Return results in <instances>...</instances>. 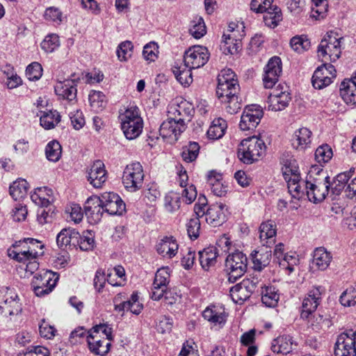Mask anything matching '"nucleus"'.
Returning a JSON list of instances; mask_svg holds the SVG:
<instances>
[{"instance_id": "17", "label": "nucleus", "mask_w": 356, "mask_h": 356, "mask_svg": "<svg viewBox=\"0 0 356 356\" xmlns=\"http://www.w3.org/2000/svg\"><path fill=\"white\" fill-rule=\"evenodd\" d=\"M335 356H356V331L339 335L334 348Z\"/></svg>"}, {"instance_id": "19", "label": "nucleus", "mask_w": 356, "mask_h": 356, "mask_svg": "<svg viewBox=\"0 0 356 356\" xmlns=\"http://www.w3.org/2000/svg\"><path fill=\"white\" fill-rule=\"evenodd\" d=\"M263 115V110L259 106H247L241 117L240 129L243 131L254 129L260 122Z\"/></svg>"}, {"instance_id": "54", "label": "nucleus", "mask_w": 356, "mask_h": 356, "mask_svg": "<svg viewBox=\"0 0 356 356\" xmlns=\"http://www.w3.org/2000/svg\"><path fill=\"white\" fill-rule=\"evenodd\" d=\"M332 156V149L327 144L319 146L315 152V159L321 165L328 162Z\"/></svg>"}, {"instance_id": "26", "label": "nucleus", "mask_w": 356, "mask_h": 356, "mask_svg": "<svg viewBox=\"0 0 356 356\" xmlns=\"http://www.w3.org/2000/svg\"><path fill=\"white\" fill-rule=\"evenodd\" d=\"M207 184L212 193L218 197H222L227 192V185L225 184L223 174L217 170H211L206 175Z\"/></svg>"}, {"instance_id": "35", "label": "nucleus", "mask_w": 356, "mask_h": 356, "mask_svg": "<svg viewBox=\"0 0 356 356\" xmlns=\"http://www.w3.org/2000/svg\"><path fill=\"white\" fill-rule=\"evenodd\" d=\"M241 38L238 34H224L221 49L225 54H235L241 49Z\"/></svg>"}, {"instance_id": "14", "label": "nucleus", "mask_w": 356, "mask_h": 356, "mask_svg": "<svg viewBox=\"0 0 356 356\" xmlns=\"http://www.w3.org/2000/svg\"><path fill=\"white\" fill-rule=\"evenodd\" d=\"M68 245L82 251H91L95 247V235L90 231L80 233L68 227Z\"/></svg>"}, {"instance_id": "53", "label": "nucleus", "mask_w": 356, "mask_h": 356, "mask_svg": "<svg viewBox=\"0 0 356 356\" xmlns=\"http://www.w3.org/2000/svg\"><path fill=\"white\" fill-rule=\"evenodd\" d=\"M181 196L177 193L171 191L165 196L164 206L170 212L179 209L181 206Z\"/></svg>"}, {"instance_id": "51", "label": "nucleus", "mask_w": 356, "mask_h": 356, "mask_svg": "<svg viewBox=\"0 0 356 356\" xmlns=\"http://www.w3.org/2000/svg\"><path fill=\"white\" fill-rule=\"evenodd\" d=\"M62 153V148L60 143L56 140H51L47 143L45 147V155L49 161H58Z\"/></svg>"}, {"instance_id": "30", "label": "nucleus", "mask_w": 356, "mask_h": 356, "mask_svg": "<svg viewBox=\"0 0 356 356\" xmlns=\"http://www.w3.org/2000/svg\"><path fill=\"white\" fill-rule=\"evenodd\" d=\"M225 205L222 202L211 204L207 209L206 221L214 226H218L225 220Z\"/></svg>"}, {"instance_id": "47", "label": "nucleus", "mask_w": 356, "mask_h": 356, "mask_svg": "<svg viewBox=\"0 0 356 356\" xmlns=\"http://www.w3.org/2000/svg\"><path fill=\"white\" fill-rule=\"evenodd\" d=\"M352 175L353 172L351 170L337 175L332 183L331 189L332 193L336 195H339L343 191L348 181Z\"/></svg>"}, {"instance_id": "1", "label": "nucleus", "mask_w": 356, "mask_h": 356, "mask_svg": "<svg viewBox=\"0 0 356 356\" xmlns=\"http://www.w3.org/2000/svg\"><path fill=\"white\" fill-rule=\"evenodd\" d=\"M239 89L238 81L235 72L229 68L222 70L218 76L216 92L220 103L230 114L236 113L241 108V103L238 97Z\"/></svg>"}, {"instance_id": "55", "label": "nucleus", "mask_w": 356, "mask_h": 356, "mask_svg": "<svg viewBox=\"0 0 356 356\" xmlns=\"http://www.w3.org/2000/svg\"><path fill=\"white\" fill-rule=\"evenodd\" d=\"M307 321L308 326L314 332L321 331L325 324V318L320 314L312 313L307 318H302Z\"/></svg>"}, {"instance_id": "60", "label": "nucleus", "mask_w": 356, "mask_h": 356, "mask_svg": "<svg viewBox=\"0 0 356 356\" xmlns=\"http://www.w3.org/2000/svg\"><path fill=\"white\" fill-rule=\"evenodd\" d=\"M133 47V44L130 41L120 43L117 50L118 58L121 61H127L132 55Z\"/></svg>"}, {"instance_id": "29", "label": "nucleus", "mask_w": 356, "mask_h": 356, "mask_svg": "<svg viewBox=\"0 0 356 356\" xmlns=\"http://www.w3.org/2000/svg\"><path fill=\"white\" fill-rule=\"evenodd\" d=\"M259 238L261 243L270 247L275 243L277 227L274 221L268 220L263 222L259 227Z\"/></svg>"}, {"instance_id": "39", "label": "nucleus", "mask_w": 356, "mask_h": 356, "mask_svg": "<svg viewBox=\"0 0 356 356\" xmlns=\"http://www.w3.org/2000/svg\"><path fill=\"white\" fill-rule=\"evenodd\" d=\"M332 257L330 252L323 247L317 248L313 255V264L318 270H324L330 266Z\"/></svg>"}, {"instance_id": "42", "label": "nucleus", "mask_w": 356, "mask_h": 356, "mask_svg": "<svg viewBox=\"0 0 356 356\" xmlns=\"http://www.w3.org/2000/svg\"><path fill=\"white\" fill-rule=\"evenodd\" d=\"M28 189V182L24 179H18L10 186L9 193L15 200H20L26 195Z\"/></svg>"}, {"instance_id": "18", "label": "nucleus", "mask_w": 356, "mask_h": 356, "mask_svg": "<svg viewBox=\"0 0 356 356\" xmlns=\"http://www.w3.org/2000/svg\"><path fill=\"white\" fill-rule=\"evenodd\" d=\"M186 128V126H184V124L174 119H170V117L168 116L167 120L160 127L159 134L168 143H173L178 140L179 136L185 131Z\"/></svg>"}, {"instance_id": "32", "label": "nucleus", "mask_w": 356, "mask_h": 356, "mask_svg": "<svg viewBox=\"0 0 356 356\" xmlns=\"http://www.w3.org/2000/svg\"><path fill=\"white\" fill-rule=\"evenodd\" d=\"M293 346H297V343L293 341V337L289 335H282L273 341L271 350L277 354H288L292 351Z\"/></svg>"}, {"instance_id": "52", "label": "nucleus", "mask_w": 356, "mask_h": 356, "mask_svg": "<svg viewBox=\"0 0 356 356\" xmlns=\"http://www.w3.org/2000/svg\"><path fill=\"white\" fill-rule=\"evenodd\" d=\"M192 69H181L179 66H173L172 68V72L175 76L177 80L184 86H189L193 81Z\"/></svg>"}, {"instance_id": "44", "label": "nucleus", "mask_w": 356, "mask_h": 356, "mask_svg": "<svg viewBox=\"0 0 356 356\" xmlns=\"http://www.w3.org/2000/svg\"><path fill=\"white\" fill-rule=\"evenodd\" d=\"M289 192L293 198L300 199L305 195V190L307 191V181L301 180L300 177L287 182Z\"/></svg>"}, {"instance_id": "16", "label": "nucleus", "mask_w": 356, "mask_h": 356, "mask_svg": "<svg viewBox=\"0 0 356 356\" xmlns=\"http://www.w3.org/2000/svg\"><path fill=\"white\" fill-rule=\"evenodd\" d=\"M337 71L334 65L323 63L317 67L312 76V85L316 89H322L330 86L336 77Z\"/></svg>"}, {"instance_id": "11", "label": "nucleus", "mask_w": 356, "mask_h": 356, "mask_svg": "<svg viewBox=\"0 0 356 356\" xmlns=\"http://www.w3.org/2000/svg\"><path fill=\"white\" fill-rule=\"evenodd\" d=\"M209 57L210 53L207 47L202 45H193L185 51L184 62L187 68L198 69L208 62Z\"/></svg>"}, {"instance_id": "34", "label": "nucleus", "mask_w": 356, "mask_h": 356, "mask_svg": "<svg viewBox=\"0 0 356 356\" xmlns=\"http://www.w3.org/2000/svg\"><path fill=\"white\" fill-rule=\"evenodd\" d=\"M312 131L307 128L302 127L297 130L292 139V145L297 150H304L312 142Z\"/></svg>"}, {"instance_id": "9", "label": "nucleus", "mask_w": 356, "mask_h": 356, "mask_svg": "<svg viewBox=\"0 0 356 356\" xmlns=\"http://www.w3.org/2000/svg\"><path fill=\"white\" fill-rule=\"evenodd\" d=\"M194 113L193 105L185 99L172 101L168 107V116L184 124V126L191 121Z\"/></svg>"}, {"instance_id": "48", "label": "nucleus", "mask_w": 356, "mask_h": 356, "mask_svg": "<svg viewBox=\"0 0 356 356\" xmlns=\"http://www.w3.org/2000/svg\"><path fill=\"white\" fill-rule=\"evenodd\" d=\"M290 46L294 51L301 54L310 48L311 42L305 35H296L291 39Z\"/></svg>"}, {"instance_id": "21", "label": "nucleus", "mask_w": 356, "mask_h": 356, "mask_svg": "<svg viewBox=\"0 0 356 356\" xmlns=\"http://www.w3.org/2000/svg\"><path fill=\"white\" fill-rule=\"evenodd\" d=\"M88 181L95 188H102L108 179V172L103 161L97 160L88 171Z\"/></svg>"}, {"instance_id": "20", "label": "nucleus", "mask_w": 356, "mask_h": 356, "mask_svg": "<svg viewBox=\"0 0 356 356\" xmlns=\"http://www.w3.org/2000/svg\"><path fill=\"white\" fill-rule=\"evenodd\" d=\"M256 289V284L250 279H245L230 289L229 293L232 300L242 304L248 300Z\"/></svg>"}, {"instance_id": "12", "label": "nucleus", "mask_w": 356, "mask_h": 356, "mask_svg": "<svg viewBox=\"0 0 356 356\" xmlns=\"http://www.w3.org/2000/svg\"><path fill=\"white\" fill-rule=\"evenodd\" d=\"M291 99L289 86L284 83H279L268 95L267 108L274 111H282L289 105Z\"/></svg>"}, {"instance_id": "36", "label": "nucleus", "mask_w": 356, "mask_h": 356, "mask_svg": "<svg viewBox=\"0 0 356 356\" xmlns=\"http://www.w3.org/2000/svg\"><path fill=\"white\" fill-rule=\"evenodd\" d=\"M106 279L112 286H124L127 282V276L124 267L119 265L108 269Z\"/></svg>"}, {"instance_id": "24", "label": "nucleus", "mask_w": 356, "mask_h": 356, "mask_svg": "<svg viewBox=\"0 0 356 356\" xmlns=\"http://www.w3.org/2000/svg\"><path fill=\"white\" fill-rule=\"evenodd\" d=\"M202 316L213 326L221 328L227 321L228 314L222 305H211L203 311Z\"/></svg>"}, {"instance_id": "8", "label": "nucleus", "mask_w": 356, "mask_h": 356, "mask_svg": "<svg viewBox=\"0 0 356 356\" xmlns=\"http://www.w3.org/2000/svg\"><path fill=\"white\" fill-rule=\"evenodd\" d=\"M59 276L51 270H42L37 273L33 279L32 286L35 294L42 297L49 294L56 285Z\"/></svg>"}, {"instance_id": "38", "label": "nucleus", "mask_w": 356, "mask_h": 356, "mask_svg": "<svg viewBox=\"0 0 356 356\" xmlns=\"http://www.w3.org/2000/svg\"><path fill=\"white\" fill-rule=\"evenodd\" d=\"M52 191L47 187L37 188L31 194V199L36 205L47 207L51 200Z\"/></svg>"}, {"instance_id": "40", "label": "nucleus", "mask_w": 356, "mask_h": 356, "mask_svg": "<svg viewBox=\"0 0 356 356\" xmlns=\"http://www.w3.org/2000/svg\"><path fill=\"white\" fill-rule=\"evenodd\" d=\"M253 268L257 270H261L267 266L271 259V251L268 250H254L251 254Z\"/></svg>"}, {"instance_id": "10", "label": "nucleus", "mask_w": 356, "mask_h": 356, "mask_svg": "<svg viewBox=\"0 0 356 356\" xmlns=\"http://www.w3.org/2000/svg\"><path fill=\"white\" fill-rule=\"evenodd\" d=\"M247 265L248 259L242 252L237 250L229 254L225 261L229 281L234 282L243 276L247 270Z\"/></svg>"}, {"instance_id": "37", "label": "nucleus", "mask_w": 356, "mask_h": 356, "mask_svg": "<svg viewBox=\"0 0 356 356\" xmlns=\"http://www.w3.org/2000/svg\"><path fill=\"white\" fill-rule=\"evenodd\" d=\"M227 129V123L222 118H215L211 123L207 134L210 140H216L223 137Z\"/></svg>"}, {"instance_id": "7", "label": "nucleus", "mask_w": 356, "mask_h": 356, "mask_svg": "<svg viewBox=\"0 0 356 356\" xmlns=\"http://www.w3.org/2000/svg\"><path fill=\"white\" fill-rule=\"evenodd\" d=\"M145 174L140 163H132L126 166L122 175V184L130 192L140 190L143 185Z\"/></svg>"}, {"instance_id": "15", "label": "nucleus", "mask_w": 356, "mask_h": 356, "mask_svg": "<svg viewBox=\"0 0 356 356\" xmlns=\"http://www.w3.org/2000/svg\"><path fill=\"white\" fill-rule=\"evenodd\" d=\"M323 289L321 286L312 287L302 299L300 318H307L312 314L316 312L321 304Z\"/></svg>"}, {"instance_id": "28", "label": "nucleus", "mask_w": 356, "mask_h": 356, "mask_svg": "<svg viewBox=\"0 0 356 356\" xmlns=\"http://www.w3.org/2000/svg\"><path fill=\"white\" fill-rule=\"evenodd\" d=\"M86 215L91 218L94 223L100 220L103 210V198L97 195L89 197L84 205Z\"/></svg>"}, {"instance_id": "6", "label": "nucleus", "mask_w": 356, "mask_h": 356, "mask_svg": "<svg viewBox=\"0 0 356 356\" xmlns=\"http://www.w3.org/2000/svg\"><path fill=\"white\" fill-rule=\"evenodd\" d=\"M119 119L121 129L127 139H136L141 134L143 120L137 107L131 106L127 108L120 114Z\"/></svg>"}, {"instance_id": "59", "label": "nucleus", "mask_w": 356, "mask_h": 356, "mask_svg": "<svg viewBox=\"0 0 356 356\" xmlns=\"http://www.w3.org/2000/svg\"><path fill=\"white\" fill-rule=\"evenodd\" d=\"M340 302L344 307H353L356 305V288L350 286L340 296Z\"/></svg>"}, {"instance_id": "63", "label": "nucleus", "mask_w": 356, "mask_h": 356, "mask_svg": "<svg viewBox=\"0 0 356 356\" xmlns=\"http://www.w3.org/2000/svg\"><path fill=\"white\" fill-rule=\"evenodd\" d=\"M273 1L274 0H252L250 8L257 13H264L275 6Z\"/></svg>"}, {"instance_id": "23", "label": "nucleus", "mask_w": 356, "mask_h": 356, "mask_svg": "<svg viewBox=\"0 0 356 356\" xmlns=\"http://www.w3.org/2000/svg\"><path fill=\"white\" fill-rule=\"evenodd\" d=\"M154 248L163 258L172 259L178 252L179 244L174 236H165L157 240Z\"/></svg>"}, {"instance_id": "22", "label": "nucleus", "mask_w": 356, "mask_h": 356, "mask_svg": "<svg viewBox=\"0 0 356 356\" xmlns=\"http://www.w3.org/2000/svg\"><path fill=\"white\" fill-rule=\"evenodd\" d=\"M120 294L114 298L115 311L122 316L125 312L138 315L143 309V305L139 300L138 292H134L129 300L118 303L120 300Z\"/></svg>"}, {"instance_id": "2", "label": "nucleus", "mask_w": 356, "mask_h": 356, "mask_svg": "<svg viewBox=\"0 0 356 356\" xmlns=\"http://www.w3.org/2000/svg\"><path fill=\"white\" fill-rule=\"evenodd\" d=\"M112 328L106 324L93 327L87 336V342L90 350L98 355L107 354L113 340Z\"/></svg>"}, {"instance_id": "27", "label": "nucleus", "mask_w": 356, "mask_h": 356, "mask_svg": "<svg viewBox=\"0 0 356 356\" xmlns=\"http://www.w3.org/2000/svg\"><path fill=\"white\" fill-rule=\"evenodd\" d=\"M327 177L323 181L316 180L314 183L307 181V191L306 194L309 201L314 203L321 202L325 200L328 194V184Z\"/></svg>"}, {"instance_id": "61", "label": "nucleus", "mask_w": 356, "mask_h": 356, "mask_svg": "<svg viewBox=\"0 0 356 356\" xmlns=\"http://www.w3.org/2000/svg\"><path fill=\"white\" fill-rule=\"evenodd\" d=\"M42 75V65L38 62H33L29 65L26 70V76L30 81H37Z\"/></svg>"}, {"instance_id": "62", "label": "nucleus", "mask_w": 356, "mask_h": 356, "mask_svg": "<svg viewBox=\"0 0 356 356\" xmlns=\"http://www.w3.org/2000/svg\"><path fill=\"white\" fill-rule=\"evenodd\" d=\"M159 52L158 44L154 42H150L144 47L143 54L146 60L154 62L158 58Z\"/></svg>"}, {"instance_id": "33", "label": "nucleus", "mask_w": 356, "mask_h": 356, "mask_svg": "<svg viewBox=\"0 0 356 356\" xmlns=\"http://www.w3.org/2000/svg\"><path fill=\"white\" fill-rule=\"evenodd\" d=\"M218 256V250L214 246H209L199 252V261L203 269L209 270L215 266Z\"/></svg>"}, {"instance_id": "31", "label": "nucleus", "mask_w": 356, "mask_h": 356, "mask_svg": "<svg viewBox=\"0 0 356 356\" xmlns=\"http://www.w3.org/2000/svg\"><path fill=\"white\" fill-rule=\"evenodd\" d=\"M339 94L347 104L356 105V79H344L340 84Z\"/></svg>"}, {"instance_id": "49", "label": "nucleus", "mask_w": 356, "mask_h": 356, "mask_svg": "<svg viewBox=\"0 0 356 356\" xmlns=\"http://www.w3.org/2000/svg\"><path fill=\"white\" fill-rule=\"evenodd\" d=\"M199 152V144L196 142H189L182 147L181 158L187 163L193 162L197 159Z\"/></svg>"}, {"instance_id": "3", "label": "nucleus", "mask_w": 356, "mask_h": 356, "mask_svg": "<svg viewBox=\"0 0 356 356\" xmlns=\"http://www.w3.org/2000/svg\"><path fill=\"white\" fill-rule=\"evenodd\" d=\"M267 147L261 134L242 140L238 147V157L245 164H252L262 159Z\"/></svg>"}, {"instance_id": "4", "label": "nucleus", "mask_w": 356, "mask_h": 356, "mask_svg": "<svg viewBox=\"0 0 356 356\" xmlns=\"http://www.w3.org/2000/svg\"><path fill=\"white\" fill-rule=\"evenodd\" d=\"M44 247L41 241L33 238H26L23 241L15 242L8 250V255L18 262L25 263L28 259L42 256Z\"/></svg>"}, {"instance_id": "5", "label": "nucleus", "mask_w": 356, "mask_h": 356, "mask_svg": "<svg viewBox=\"0 0 356 356\" xmlns=\"http://www.w3.org/2000/svg\"><path fill=\"white\" fill-rule=\"evenodd\" d=\"M343 37L337 31H328L321 40L317 50L318 58L322 63H333L341 54Z\"/></svg>"}, {"instance_id": "46", "label": "nucleus", "mask_w": 356, "mask_h": 356, "mask_svg": "<svg viewBox=\"0 0 356 356\" xmlns=\"http://www.w3.org/2000/svg\"><path fill=\"white\" fill-rule=\"evenodd\" d=\"M88 99L90 107L97 113L102 111L107 104L106 96L100 91H91Z\"/></svg>"}, {"instance_id": "58", "label": "nucleus", "mask_w": 356, "mask_h": 356, "mask_svg": "<svg viewBox=\"0 0 356 356\" xmlns=\"http://www.w3.org/2000/svg\"><path fill=\"white\" fill-rule=\"evenodd\" d=\"M186 229L188 236L192 240L197 239L200 234L201 223L198 217L191 218L186 223Z\"/></svg>"}, {"instance_id": "41", "label": "nucleus", "mask_w": 356, "mask_h": 356, "mask_svg": "<svg viewBox=\"0 0 356 356\" xmlns=\"http://www.w3.org/2000/svg\"><path fill=\"white\" fill-rule=\"evenodd\" d=\"M280 299L278 290L273 286H265L261 291V301L267 307L277 306Z\"/></svg>"}, {"instance_id": "43", "label": "nucleus", "mask_w": 356, "mask_h": 356, "mask_svg": "<svg viewBox=\"0 0 356 356\" xmlns=\"http://www.w3.org/2000/svg\"><path fill=\"white\" fill-rule=\"evenodd\" d=\"M40 123L45 129H51L60 121L59 113L55 110L40 111Z\"/></svg>"}, {"instance_id": "50", "label": "nucleus", "mask_w": 356, "mask_h": 356, "mask_svg": "<svg viewBox=\"0 0 356 356\" xmlns=\"http://www.w3.org/2000/svg\"><path fill=\"white\" fill-rule=\"evenodd\" d=\"M327 0H312L311 17L317 20L323 19L327 15Z\"/></svg>"}, {"instance_id": "45", "label": "nucleus", "mask_w": 356, "mask_h": 356, "mask_svg": "<svg viewBox=\"0 0 356 356\" xmlns=\"http://www.w3.org/2000/svg\"><path fill=\"white\" fill-rule=\"evenodd\" d=\"M282 15L281 10L276 5L264 13V22L269 27H275L282 20Z\"/></svg>"}, {"instance_id": "56", "label": "nucleus", "mask_w": 356, "mask_h": 356, "mask_svg": "<svg viewBox=\"0 0 356 356\" xmlns=\"http://www.w3.org/2000/svg\"><path fill=\"white\" fill-rule=\"evenodd\" d=\"M282 171L286 182H290L291 180L294 181L300 177L298 168L294 163L286 161L282 168Z\"/></svg>"}, {"instance_id": "64", "label": "nucleus", "mask_w": 356, "mask_h": 356, "mask_svg": "<svg viewBox=\"0 0 356 356\" xmlns=\"http://www.w3.org/2000/svg\"><path fill=\"white\" fill-rule=\"evenodd\" d=\"M59 44V37L56 34H50L43 40L41 43V47L46 52H52Z\"/></svg>"}, {"instance_id": "57", "label": "nucleus", "mask_w": 356, "mask_h": 356, "mask_svg": "<svg viewBox=\"0 0 356 356\" xmlns=\"http://www.w3.org/2000/svg\"><path fill=\"white\" fill-rule=\"evenodd\" d=\"M190 33L196 39L203 37L207 33V29L203 19L201 17H196L191 22L189 29Z\"/></svg>"}, {"instance_id": "13", "label": "nucleus", "mask_w": 356, "mask_h": 356, "mask_svg": "<svg viewBox=\"0 0 356 356\" xmlns=\"http://www.w3.org/2000/svg\"><path fill=\"white\" fill-rule=\"evenodd\" d=\"M22 304L18 295L11 289H0V310L5 316H15L22 312Z\"/></svg>"}, {"instance_id": "25", "label": "nucleus", "mask_w": 356, "mask_h": 356, "mask_svg": "<svg viewBox=\"0 0 356 356\" xmlns=\"http://www.w3.org/2000/svg\"><path fill=\"white\" fill-rule=\"evenodd\" d=\"M103 198V209L111 215H122L125 211V204L121 197L113 192H104Z\"/></svg>"}]
</instances>
